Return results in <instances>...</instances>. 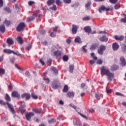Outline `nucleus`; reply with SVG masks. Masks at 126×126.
Masks as SVG:
<instances>
[{
	"mask_svg": "<svg viewBox=\"0 0 126 126\" xmlns=\"http://www.w3.org/2000/svg\"><path fill=\"white\" fill-rule=\"evenodd\" d=\"M96 63H97V64H102V63H103V61H102L101 59H98L96 61Z\"/></svg>",
	"mask_w": 126,
	"mask_h": 126,
	"instance_id": "864d4df0",
	"label": "nucleus"
},
{
	"mask_svg": "<svg viewBox=\"0 0 126 126\" xmlns=\"http://www.w3.org/2000/svg\"><path fill=\"white\" fill-rule=\"evenodd\" d=\"M112 91L113 90H112V89H109V90L106 89V93H112Z\"/></svg>",
	"mask_w": 126,
	"mask_h": 126,
	"instance_id": "774afa93",
	"label": "nucleus"
},
{
	"mask_svg": "<svg viewBox=\"0 0 126 126\" xmlns=\"http://www.w3.org/2000/svg\"><path fill=\"white\" fill-rule=\"evenodd\" d=\"M0 32L2 33L5 32V26L4 25H2L0 26Z\"/></svg>",
	"mask_w": 126,
	"mask_h": 126,
	"instance_id": "5701e85b",
	"label": "nucleus"
},
{
	"mask_svg": "<svg viewBox=\"0 0 126 126\" xmlns=\"http://www.w3.org/2000/svg\"><path fill=\"white\" fill-rule=\"evenodd\" d=\"M68 91V86L67 85H65L63 87V92H64V93L67 92Z\"/></svg>",
	"mask_w": 126,
	"mask_h": 126,
	"instance_id": "2f4dec72",
	"label": "nucleus"
},
{
	"mask_svg": "<svg viewBox=\"0 0 126 126\" xmlns=\"http://www.w3.org/2000/svg\"><path fill=\"white\" fill-rule=\"evenodd\" d=\"M48 123H49V124H53V123H56V120L52 119L50 120H49Z\"/></svg>",
	"mask_w": 126,
	"mask_h": 126,
	"instance_id": "13d9d810",
	"label": "nucleus"
},
{
	"mask_svg": "<svg viewBox=\"0 0 126 126\" xmlns=\"http://www.w3.org/2000/svg\"><path fill=\"white\" fill-rule=\"evenodd\" d=\"M70 106V107H71V108H73V109H74V110L76 111H78V109H79V108L76 107V106L74 105L72 103H70L69 104V105Z\"/></svg>",
	"mask_w": 126,
	"mask_h": 126,
	"instance_id": "473e14b6",
	"label": "nucleus"
},
{
	"mask_svg": "<svg viewBox=\"0 0 126 126\" xmlns=\"http://www.w3.org/2000/svg\"><path fill=\"white\" fill-rule=\"evenodd\" d=\"M106 50V46L103 45H101L99 46L97 50V53L99 55H102L104 54V51Z\"/></svg>",
	"mask_w": 126,
	"mask_h": 126,
	"instance_id": "39448f33",
	"label": "nucleus"
},
{
	"mask_svg": "<svg viewBox=\"0 0 126 126\" xmlns=\"http://www.w3.org/2000/svg\"><path fill=\"white\" fill-rule=\"evenodd\" d=\"M31 48H32V43H30V44H29V46H27L25 48V50L26 51H29L30 50H31Z\"/></svg>",
	"mask_w": 126,
	"mask_h": 126,
	"instance_id": "c9c22d12",
	"label": "nucleus"
},
{
	"mask_svg": "<svg viewBox=\"0 0 126 126\" xmlns=\"http://www.w3.org/2000/svg\"><path fill=\"white\" fill-rule=\"evenodd\" d=\"M34 113L33 112H28L26 114L25 117L27 121H30L31 120V118L33 117Z\"/></svg>",
	"mask_w": 126,
	"mask_h": 126,
	"instance_id": "0eeeda50",
	"label": "nucleus"
},
{
	"mask_svg": "<svg viewBox=\"0 0 126 126\" xmlns=\"http://www.w3.org/2000/svg\"><path fill=\"white\" fill-rule=\"evenodd\" d=\"M64 3H70L71 2V0H63Z\"/></svg>",
	"mask_w": 126,
	"mask_h": 126,
	"instance_id": "680f3d73",
	"label": "nucleus"
},
{
	"mask_svg": "<svg viewBox=\"0 0 126 126\" xmlns=\"http://www.w3.org/2000/svg\"><path fill=\"white\" fill-rule=\"evenodd\" d=\"M24 107H25V103H24L23 106L19 108L18 111L22 115H23L26 112V110L24 108Z\"/></svg>",
	"mask_w": 126,
	"mask_h": 126,
	"instance_id": "f8f14e48",
	"label": "nucleus"
},
{
	"mask_svg": "<svg viewBox=\"0 0 126 126\" xmlns=\"http://www.w3.org/2000/svg\"><path fill=\"white\" fill-rule=\"evenodd\" d=\"M35 2L33 1H30L28 2L29 5H32V4H34Z\"/></svg>",
	"mask_w": 126,
	"mask_h": 126,
	"instance_id": "338daca9",
	"label": "nucleus"
},
{
	"mask_svg": "<svg viewBox=\"0 0 126 126\" xmlns=\"http://www.w3.org/2000/svg\"><path fill=\"white\" fill-rule=\"evenodd\" d=\"M80 41H81V39L79 37H77L75 39V43H80Z\"/></svg>",
	"mask_w": 126,
	"mask_h": 126,
	"instance_id": "a19ab883",
	"label": "nucleus"
},
{
	"mask_svg": "<svg viewBox=\"0 0 126 126\" xmlns=\"http://www.w3.org/2000/svg\"><path fill=\"white\" fill-rule=\"evenodd\" d=\"M4 23L6 25V26H9V25H10V21H7L6 20H5Z\"/></svg>",
	"mask_w": 126,
	"mask_h": 126,
	"instance_id": "8fccbe9b",
	"label": "nucleus"
},
{
	"mask_svg": "<svg viewBox=\"0 0 126 126\" xmlns=\"http://www.w3.org/2000/svg\"><path fill=\"white\" fill-rule=\"evenodd\" d=\"M70 106V107H71V108H73V109H74V110L76 111H78V109H79V108L76 107V106L74 105L72 103H70L69 104V105Z\"/></svg>",
	"mask_w": 126,
	"mask_h": 126,
	"instance_id": "72a5a7b5",
	"label": "nucleus"
},
{
	"mask_svg": "<svg viewBox=\"0 0 126 126\" xmlns=\"http://www.w3.org/2000/svg\"><path fill=\"white\" fill-rule=\"evenodd\" d=\"M50 36L51 37H53V38H55L56 37V32H52L51 33H50Z\"/></svg>",
	"mask_w": 126,
	"mask_h": 126,
	"instance_id": "052dcab7",
	"label": "nucleus"
},
{
	"mask_svg": "<svg viewBox=\"0 0 126 126\" xmlns=\"http://www.w3.org/2000/svg\"><path fill=\"white\" fill-rule=\"evenodd\" d=\"M121 22H124V23H126V17L121 19Z\"/></svg>",
	"mask_w": 126,
	"mask_h": 126,
	"instance_id": "69168bd1",
	"label": "nucleus"
},
{
	"mask_svg": "<svg viewBox=\"0 0 126 126\" xmlns=\"http://www.w3.org/2000/svg\"><path fill=\"white\" fill-rule=\"evenodd\" d=\"M4 73H5V70L2 68H0V74L3 75Z\"/></svg>",
	"mask_w": 126,
	"mask_h": 126,
	"instance_id": "37998d69",
	"label": "nucleus"
},
{
	"mask_svg": "<svg viewBox=\"0 0 126 126\" xmlns=\"http://www.w3.org/2000/svg\"><path fill=\"white\" fill-rule=\"evenodd\" d=\"M119 66L116 64H113L112 66L111 67V70L112 71H116V70H118L119 69Z\"/></svg>",
	"mask_w": 126,
	"mask_h": 126,
	"instance_id": "aec40b11",
	"label": "nucleus"
},
{
	"mask_svg": "<svg viewBox=\"0 0 126 126\" xmlns=\"http://www.w3.org/2000/svg\"><path fill=\"white\" fill-rule=\"evenodd\" d=\"M5 99L6 100V102H10L11 101V98H10V96H9V95L8 94H6L5 96Z\"/></svg>",
	"mask_w": 126,
	"mask_h": 126,
	"instance_id": "bb28decb",
	"label": "nucleus"
},
{
	"mask_svg": "<svg viewBox=\"0 0 126 126\" xmlns=\"http://www.w3.org/2000/svg\"><path fill=\"white\" fill-rule=\"evenodd\" d=\"M51 70L53 71L55 74H58V72H59V70H57V68L55 67H51Z\"/></svg>",
	"mask_w": 126,
	"mask_h": 126,
	"instance_id": "7c9ffc66",
	"label": "nucleus"
},
{
	"mask_svg": "<svg viewBox=\"0 0 126 126\" xmlns=\"http://www.w3.org/2000/svg\"><path fill=\"white\" fill-rule=\"evenodd\" d=\"M4 53H5L6 54H13V51L10 50V49H4L3 50Z\"/></svg>",
	"mask_w": 126,
	"mask_h": 126,
	"instance_id": "c756f323",
	"label": "nucleus"
},
{
	"mask_svg": "<svg viewBox=\"0 0 126 126\" xmlns=\"http://www.w3.org/2000/svg\"><path fill=\"white\" fill-rule=\"evenodd\" d=\"M73 125L75 126H82L81 122L78 119H74L73 121Z\"/></svg>",
	"mask_w": 126,
	"mask_h": 126,
	"instance_id": "1a4fd4ad",
	"label": "nucleus"
},
{
	"mask_svg": "<svg viewBox=\"0 0 126 126\" xmlns=\"http://www.w3.org/2000/svg\"><path fill=\"white\" fill-rule=\"evenodd\" d=\"M55 2H56L55 0H48L47 2V5L50 6V5H52V4L55 3Z\"/></svg>",
	"mask_w": 126,
	"mask_h": 126,
	"instance_id": "cd10ccee",
	"label": "nucleus"
},
{
	"mask_svg": "<svg viewBox=\"0 0 126 126\" xmlns=\"http://www.w3.org/2000/svg\"><path fill=\"white\" fill-rule=\"evenodd\" d=\"M83 20H84L86 21L90 20V17H89L88 16H86L84 17V18H83Z\"/></svg>",
	"mask_w": 126,
	"mask_h": 126,
	"instance_id": "de8ad7c7",
	"label": "nucleus"
},
{
	"mask_svg": "<svg viewBox=\"0 0 126 126\" xmlns=\"http://www.w3.org/2000/svg\"><path fill=\"white\" fill-rule=\"evenodd\" d=\"M78 28L79 27L78 26H76L75 25H72V34H76L77 33V30H78Z\"/></svg>",
	"mask_w": 126,
	"mask_h": 126,
	"instance_id": "6e6552de",
	"label": "nucleus"
},
{
	"mask_svg": "<svg viewBox=\"0 0 126 126\" xmlns=\"http://www.w3.org/2000/svg\"><path fill=\"white\" fill-rule=\"evenodd\" d=\"M33 112H34L35 114H41L42 113V109L39 108V109H36V108H33L32 109Z\"/></svg>",
	"mask_w": 126,
	"mask_h": 126,
	"instance_id": "4be33fe9",
	"label": "nucleus"
},
{
	"mask_svg": "<svg viewBox=\"0 0 126 126\" xmlns=\"http://www.w3.org/2000/svg\"><path fill=\"white\" fill-rule=\"evenodd\" d=\"M2 119L4 122H6V121H7V120H8V117H7V116H5L4 117H2Z\"/></svg>",
	"mask_w": 126,
	"mask_h": 126,
	"instance_id": "6e6d98bb",
	"label": "nucleus"
},
{
	"mask_svg": "<svg viewBox=\"0 0 126 126\" xmlns=\"http://www.w3.org/2000/svg\"><path fill=\"white\" fill-rule=\"evenodd\" d=\"M102 10L104 11L106 10V7L104 5H102L100 8H98V11L100 13H102Z\"/></svg>",
	"mask_w": 126,
	"mask_h": 126,
	"instance_id": "393cba45",
	"label": "nucleus"
},
{
	"mask_svg": "<svg viewBox=\"0 0 126 126\" xmlns=\"http://www.w3.org/2000/svg\"><path fill=\"white\" fill-rule=\"evenodd\" d=\"M25 29V23L22 22L20 23L16 28V30L18 32L24 31Z\"/></svg>",
	"mask_w": 126,
	"mask_h": 126,
	"instance_id": "20e7f679",
	"label": "nucleus"
},
{
	"mask_svg": "<svg viewBox=\"0 0 126 126\" xmlns=\"http://www.w3.org/2000/svg\"><path fill=\"white\" fill-rule=\"evenodd\" d=\"M13 54H14V55H16V56H18V57H20V56L23 57V55L20 54L18 52V51H17V52H16L13 51Z\"/></svg>",
	"mask_w": 126,
	"mask_h": 126,
	"instance_id": "49530a36",
	"label": "nucleus"
},
{
	"mask_svg": "<svg viewBox=\"0 0 126 126\" xmlns=\"http://www.w3.org/2000/svg\"><path fill=\"white\" fill-rule=\"evenodd\" d=\"M16 40L19 44H23V39H22V37L18 36L16 38Z\"/></svg>",
	"mask_w": 126,
	"mask_h": 126,
	"instance_id": "a878e982",
	"label": "nucleus"
},
{
	"mask_svg": "<svg viewBox=\"0 0 126 126\" xmlns=\"http://www.w3.org/2000/svg\"><path fill=\"white\" fill-rule=\"evenodd\" d=\"M21 97L22 98H26V100L27 101L30 99L31 95L29 93H25L22 94Z\"/></svg>",
	"mask_w": 126,
	"mask_h": 126,
	"instance_id": "9d476101",
	"label": "nucleus"
},
{
	"mask_svg": "<svg viewBox=\"0 0 126 126\" xmlns=\"http://www.w3.org/2000/svg\"><path fill=\"white\" fill-rule=\"evenodd\" d=\"M120 7H121V4H120V3L116 4L114 5L115 9H119V8H120Z\"/></svg>",
	"mask_w": 126,
	"mask_h": 126,
	"instance_id": "a18cd8bd",
	"label": "nucleus"
},
{
	"mask_svg": "<svg viewBox=\"0 0 126 126\" xmlns=\"http://www.w3.org/2000/svg\"><path fill=\"white\" fill-rule=\"evenodd\" d=\"M74 68V66L73 65H71L69 66V72L71 73H72V72H73Z\"/></svg>",
	"mask_w": 126,
	"mask_h": 126,
	"instance_id": "e433bc0d",
	"label": "nucleus"
},
{
	"mask_svg": "<svg viewBox=\"0 0 126 126\" xmlns=\"http://www.w3.org/2000/svg\"><path fill=\"white\" fill-rule=\"evenodd\" d=\"M122 51H123L124 52H126V44H124L123 45V47H122Z\"/></svg>",
	"mask_w": 126,
	"mask_h": 126,
	"instance_id": "e2e57ef3",
	"label": "nucleus"
},
{
	"mask_svg": "<svg viewBox=\"0 0 126 126\" xmlns=\"http://www.w3.org/2000/svg\"><path fill=\"white\" fill-rule=\"evenodd\" d=\"M119 48H120V46L119 45V43L117 42H115L112 44V49L113 51H118L119 50Z\"/></svg>",
	"mask_w": 126,
	"mask_h": 126,
	"instance_id": "9b49d317",
	"label": "nucleus"
},
{
	"mask_svg": "<svg viewBox=\"0 0 126 126\" xmlns=\"http://www.w3.org/2000/svg\"><path fill=\"white\" fill-rule=\"evenodd\" d=\"M120 62H121L122 65L123 66H125L126 65V61L125 57H122L120 58Z\"/></svg>",
	"mask_w": 126,
	"mask_h": 126,
	"instance_id": "6ab92c4d",
	"label": "nucleus"
},
{
	"mask_svg": "<svg viewBox=\"0 0 126 126\" xmlns=\"http://www.w3.org/2000/svg\"><path fill=\"white\" fill-rule=\"evenodd\" d=\"M38 13H39V12H38L37 11L33 12V13L32 15V16H31L30 17H28L27 18V22H31V21H33V20H34V19H35V17H36V16H37V15H38Z\"/></svg>",
	"mask_w": 126,
	"mask_h": 126,
	"instance_id": "7ed1b4c3",
	"label": "nucleus"
},
{
	"mask_svg": "<svg viewBox=\"0 0 126 126\" xmlns=\"http://www.w3.org/2000/svg\"><path fill=\"white\" fill-rule=\"evenodd\" d=\"M100 71L101 73L106 75L108 79H111V78H114L115 77L114 73L110 72V69L108 68L105 67L104 66L101 67Z\"/></svg>",
	"mask_w": 126,
	"mask_h": 126,
	"instance_id": "f257e3e1",
	"label": "nucleus"
},
{
	"mask_svg": "<svg viewBox=\"0 0 126 126\" xmlns=\"http://www.w3.org/2000/svg\"><path fill=\"white\" fill-rule=\"evenodd\" d=\"M51 87L53 89H59V88H61V83H60V81L55 80L52 82Z\"/></svg>",
	"mask_w": 126,
	"mask_h": 126,
	"instance_id": "f03ea898",
	"label": "nucleus"
},
{
	"mask_svg": "<svg viewBox=\"0 0 126 126\" xmlns=\"http://www.w3.org/2000/svg\"><path fill=\"white\" fill-rule=\"evenodd\" d=\"M96 63V61H95V60H90V63L91 65H93V64H94V63Z\"/></svg>",
	"mask_w": 126,
	"mask_h": 126,
	"instance_id": "bf43d9fd",
	"label": "nucleus"
},
{
	"mask_svg": "<svg viewBox=\"0 0 126 126\" xmlns=\"http://www.w3.org/2000/svg\"><path fill=\"white\" fill-rule=\"evenodd\" d=\"M25 74L27 77H30L31 76V74H30V72L28 70L26 71Z\"/></svg>",
	"mask_w": 126,
	"mask_h": 126,
	"instance_id": "c03bdc74",
	"label": "nucleus"
},
{
	"mask_svg": "<svg viewBox=\"0 0 126 126\" xmlns=\"http://www.w3.org/2000/svg\"><path fill=\"white\" fill-rule=\"evenodd\" d=\"M95 97L96 99L99 101L101 99V94H100L99 93H96L95 94Z\"/></svg>",
	"mask_w": 126,
	"mask_h": 126,
	"instance_id": "c85d7f7f",
	"label": "nucleus"
},
{
	"mask_svg": "<svg viewBox=\"0 0 126 126\" xmlns=\"http://www.w3.org/2000/svg\"><path fill=\"white\" fill-rule=\"evenodd\" d=\"M74 92H68L67 93V97H68V98H73V97H74Z\"/></svg>",
	"mask_w": 126,
	"mask_h": 126,
	"instance_id": "412c9836",
	"label": "nucleus"
},
{
	"mask_svg": "<svg viewBox=\"0 0 126 126\" xmlns=\"http://www.w3.org/2000/svg\"><path fill=\"white\" fill-rule=\"evenodd\" d=\"M12 96L14 97V98H17L18 99H19V98H20V95L16 91H14L12 93Z\"/></svg>",
	"mask_w": 126,
	"mask_h": 126,
	"instance_id": "4468645a",
	"label": "nucleus"
},
{
	"mask_svg": "<svg viewBox=\"0 0 126 126\" xmlns=\"http://www.w3.org/2000/svg\"><path fill=\"white\" fill-rule=\"evenodd\" d=\"M109 2L115 4V3H117V2H118V0H109Z\"/></svg>",
	"mask_w": 126,
	"mask_h": 126,
	"instance_id": "3c124183",
	"label": "nucleus"
},
{
	"mask_svg": "<svg viewBox=\"0 0 126 126\" xmlns=\"http://www.w3.org/2000/svg\"><path fill=\"white\" fill-rule=\"evenodd\" d=\"M99 40L101 42H108V38L106 35H103L102 37H100Z\"/></svg>",
	"mask_w": 126,
	"mask_h": 126,
	"instance_id": "b1692460",
	"label": "nucleus"
},
{
	"mask_svg": "<svg viewBox=\"0 0 126 126\" xmlns=\"http://www.w3.org/2000/svg\"><path fill=\"white\" fill-rule=\"evenodd\" d=\"M77 109L78 110H76L77 113H78V114H79V115H80L82 118H83L86 120H88V118L87 117L86 115L80 113V109L77 108Z\"/></svg>",
	"mask_w": 126,
	"mask_h": 126,
	"instance_id": "dca6fc26",
	"label": "nucleus"
},
{
	"mask_svg": "<svg viewBox=\"0 0 126 126\" xmlns=\"http://www.w3.org/2000/svg\"><path fill=\"white\" fill-rule=\"evenodd\" d=\"M54 54L57 59H61V57L62 56V52H61V51H56L54 52Z\"/></svg>",
	"mask_w": 126,
	"mask_h": 126,
	"instance_id": "ddd939ff",
	"label": "nucleus"
},
{
	"mask_svg": "<svg viewBox=\"0 0 126 126\" xmlns=\"http://www.w3.org/2000/svg\"><path fill=\"white\" fill-rule=\"evenodd\" d=\"M87 45H85L82 47V51L84 53H87V49H85L86 48Z\"/></svg>",
	"mask_w": 126,
	"mask_h": 126,
	"instance_id": "603ef678",
	"label": "nucleus"
},
{
	"mask_svg": "<svg viewBox=\"0 0 126 126\" xmlns=\"http://www.w3.org/2000/svg\"><path fill=\"white\" fill-rule=\"evenodd\" d=\"M32 97L33 99H38V95H36L34 94V93H32Z\"/></svg>",
	"mask_w": 126,
	"mask_h": 126,
	"instance_id": "ea45409f",
	"label": "nucleus"
},
{
	"mask_svg": "<svg viewBox=\"0 0 126 126\" xmlns=\"http://www.w3.org/2000/svg\"><path fill=\"white\" fill-rule=\"evenodd\" d=\"M6 43L8 45H9L10 46H11L14 44V42L13 41V40H12V38L11 37H9L6 40Z\"/></svg>",
	"mask_w": 126,
	"mask_h": 126,
	"instance_id": "2eb2a0df",
	"label": "nucleus"
},
{
	"mask_svg": "<svg viewBox=\"0 0 126 126\" xmlns=\"http://www.w3.org/2000/svg\"><path fill=\"white\" fill-rule=\"evenodd\" d=\"M91 56L94 61H97L98 58L95 56V54H94V53H92Z\"/></svg>",
	"mask_w": 126,
	"mask_h": 126,
	"instance_id": "4c0bfd02",
	"label": "nucleus"
},
{
	"mask_svg": "<svg viewBox=\"0 0 126 126\" xmlns=\"http://www.w3.org/2000/svg\"><path fill=\"white\" fill-rule=\"evenodd\" d=\"M56 3L57 5H60L62 4V2L61 1V0H56Z\"/></svg>",
	"mask_w": 126,
	"mask_h": 126,
	"instance_id": "5fc2aeb1",
	"label": "nucleus"
},
{
	"mask_svg": "<svg viewBox=\"0 0 126 126\" xmlns=\"http://www.w3.org/2000/svg\"><path fill=\"white\" fill-rule=\"evenodd\" d=\"M84 30H85V32L87 33H88L89 34L91 32V28L89 26H86L84 28Z\"/></svg>",
	"mask_w": 126,
	"mask_h": 126,
	"instance_id": "a211bd4d",
	"label": "nucleus"
},
{
	"mask_svg": "<svg viewBox=\"0 0 126 126\" xmlns=\"http://www.w3.org/2000/svg\"><path fill=\"white\" fill-rule=\"evenodd\" d=\"M63 60L64 62H67L68 61V57L66 55H64L63 58Z\"/></svg>",
	"mask_w": 126,
	"mask_h": 126,
	"instance_id": "79ce46f5",
	"label": "nucleus"
},
{
	"mask_svg": "<svg viewBox=\"0 0 126 126\" xmlns=\"http://www.w3.org/2000/svg\"><path fill=\"white\" fill-rule=\"evenodd\" d=\"M91 5V1H88V2L85 5V7H86L87 9H90Z\"/></svg>",
	"mask_w": 126,
	"mask_h": 126,
	"instance_id": "f704fd0d",
	"label": "nucleus"
},
{
	"mask_svg": "<svg viewBox=\"0 0 126 126\" xmlns=\"http://www.w3.org/2000/svg\"><path fill=\"white\" fill-rule=\"evenodd\" d=\"M0 105H3V106H5V105H6V102H5L2 100H0Z\"/></svg>",
	"mask_w": 126,
	"mask_h": 126,
	"instance_id": "4d7b16f0",
	"label": "nucleus"
},
{
	"mask_svg": "<svg viewBox=\"0 0 126 126\" xmlns=\"http://www.w3.org/2000/svg\"><path fill=\"white\" fill-rule=\"evenodd\" d=\"M96 44H93L91 46L90 49L92 51H94L96 49Z\"/></svg>",
	"mask_w": 126,
	"mask_h": 126,
	"instance_id": "09e8293b",
	"label": "nucleus"
},
{
	"mask_svg": "<svg viewBox=\"0 0 126 126\" xmlns=\"http://www.w3.org/2000/svg\"><path fill=\"white\" fill-rule=\"evenodd\" d=\"M113 7H111L110 8H105V11H110V10H113Z\"/></svg>",
	"mask_w": 126,
	"mask_h": 126,
	"instance_id": "0e129e2a",
	"label": "nucleus"
},
{
	"mask_svg": "<svg viewBox=\"0 0 126 126\" xmlns=\"http://www.w3.org/2000/svg\"><path fill=\"white\" fill-rule=\"evenodd\" d=\"M114 38L117 41H123V40L125 39V36H124V35H121L119 36L118 35H115L114 36Z\"/></svg>",
	"mask_w": 126,
	"mask_h": 126,
	"instance_id": "f3484780",
	"label": "nucleus"
},
{
	"mask_svg": "<svg viewBox=\"0 0 126 126\" xmlns=\"http://www.w3.org/2000/svg\"><path fill=\"white\" fill-rule=\"evenodd\" d=\"M52 62H53V60H52L51 59H49L47 60V65H48V66H51V64H52Z\"/></svg>",
	"mask_w": 126,
	"mask_h": 126,
	"instance_id": "58836bf2",
	"label": "nucleus"
},
{
	"mask_svg": "<svg viewBox=\"0 0 126 126\" xmlns=\"http://www.w3.org/2000/svg\"><path fill=\"white\" fill-rule=\"evenodd\" d=\"M6 104L8 106V108L11 113L13 114H15V111L14 110V108L13 107V105L12 104L9 103L8 102H6Z\"/></svg>",
	"mask_w": 126,
	"mask_h": 126,
	"instance_id": "423d86ee",
	"label": "nucleus"
}]
</instances>
